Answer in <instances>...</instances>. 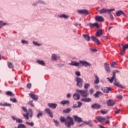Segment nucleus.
I'll use <instances>...</instances> for the list:
<instances>
[{
    "label": "nucleus",
    "instance_id": "obj_41",
    "mask_svg": "<svg viewBox=\"0 0 128 128\" xmlns=\"http://www.w3.org/2000/svg\"><path fill=\"white\" fill-rule=\"evenodd\" d=\"M34 101L33 100H30L28 102V104H29L30 106H34V104L32 103Z\"/></svg>",
    "mask_w": 128,
    "mask_h": 128
},
{
    "label": "nucleus",
    "instance_id": "obj_17",
    "mask_svg": "<svg viewBox=\"0 0 128 128\" xmlns=\"http://www.w3.org/2000/svg\"><path fill=\"white\" fill-rule=\"evenodd\" d=\"M73 118L74 122H82V120L80 117H78L76 116H74Z\"/></svg>",
    "mask_w": 128,
    "mask_h": 128
},
{
    "label": "nucleus",
    "instance_id": "obj_18",
    "mask_svg": "<svg viewBox=\"0 0 128 128\" xmlns=\"http://www.w3.org/2000/svg\"><path fill=\"white\" fill-rule=\"evenodd\" d=\"M28 95L30 96V98H31L34 100H38V95H36L32 93L29 94Z\"/></svg>",
    "mask_w": 128,
    "mask_h": 128
},
{
    "label": "nucleus",
    "instance_id": "obj_50",
    "mask_svg": "<svg viewBox=\"0 0 128 128\" xmlns=\"http://www.w3.org/2000/svg\"><path fill=\"white\" fill-rule=\"evenodd\" d=\"M33 44H34V46H40V44L36 42H33Z\"/></svg>",
    "mask_w": 128,
    "mask_h": 128
},
{
    "label": "nucleus",
    "instance_id": "obj_47",
    "mask_svg": "<svg viewBox=\"0 0 128 128\" xmlns=\"http://www.w3.org/2000/svg\"><path fill=\"white\" fill-rule=\"evenodd\" d=\"M77 104H78V105L77 106V108H80L82 106V103L80 102H78Z\"/></svg>",
    "mask_w": 128,
    "mask_h": 128
},
{
    "label": "nucleus",
    "instance_id": "obj_48",
    "mask_svg": "<svg viewBox=\"0 0 128 128\" xmlns=\"http://www.w3.org/2000/svg\"><path fill=\"white\" fill-rule=\"evenodd\" d=\"M21 42L24 44H28V42L26 40H22Z\"/></svg>",
    "mask_w": 128,
    "mask_h": 128
},
{
    "label": "nucleus",
    "instance_id": "obj_53",
    "mask_svg": "<svg viewBox=\"0 0 128 128\" xmlns=\"http://www.w3.org/2000/svg\"><path fill=\"white\" fill-rule=\"evenodd\" d=\"M16 122H18V124H22V119H17Z\"/></svg>",
    "mask_w": 128,
    "mask_h": 128
},
{
    "label": "nucleus",
    "instance_id": "obj_35",
    "mask_svg": "<svg viewBox=\"0 0 128 128\" xmlns=\"http://www.w3.org/2000/svg\"><path fill=\"white\" fill-rule=\"evenodd\" d=\"M8 66L9 68H14V64L11 62H8Z\"/></svg>",
    "mask_w": 128,
    "mask_h": 128
},
{
    "label": "nucleus",
    "instance_id": "obj_61",
    "mask_svg": "<svg viewBox=\"0 0 128 128\" xmlns=\"http://www.w3.org/2000/svg\"><path fill=\"white\" fill-rule=\"evenodd\" d=\"M32 114H33L32 112V113H29L28 116H30V118H32Z\"/></svg>",
    "mask_w": 128,
    "mask_h": 128
},
{
    "label": "nucleus",
    "instance_id": "obj_30",
    "mask_svg": "<svg viewBox=\"0 0 128 128\" xmlns=\"http://www.w3.org/2000/svg\"><path fill=\"white\" fill-rule=\"evenodd\" d=\"M81 100L82 102H92V99L90 98H82Z\"/></svg>",
    "mask_w": 128,
    "mask_h": 128
},
{
    "label": "nucleus",
    "instance_id": "obj_31",
    "mask_svg": "<svg viewBox=\"0 0 128 128\" xmlns=\"http://www.w3.org/2000/svg\"><path fill=\"white\" fill-rule=\"evenodd\" d=\"M6 96H14V94H12V92L10 91H8L6 92Z\"/></svg>",
    "mask_w": 128,
    "mask_h": 128
},
{
    "label": "nucleus",
    "instance_id": "obj_54",
    "mask_svg": "<svg viewBox=\"0 0 128 128\" xmlns=\"http://www.w3.org/2000/svg\"><path fill=\"white\" fill-rule=\"evenodd\" d=\"M76 74L77 76H80V72H78V71H76Z\"/></svg>",
    "mask_w": 128,
    "mask_h": 128
},
{
    "label": "nucleus",
    "instance_id": "obj_59",
    "mask_svg": "<svg viewBox=\"0 0 128 128\" xmlns=\"http://www.w3.org/2000/svg\"><path fill=\"white\" fill-rule=\"evenodd\" d=\"M90 50H92V52H98V50L96 49L90 48Z\"/></svg>",
    "mask_w": 128,
    "mask_h": 128
},
{
    "label": "nucleus",
    "instance_id": "obj_22",
    "mask_svg": "<svg viewBox=\"0 0 128 128\" xmlns=\"http://www.w3.org/2000/svg\"><path fill=\"white\" fill-rule=\"evenodd\" d=\"M89 26L91 28H94V26H96V28H100V26H98V22H95L94 24L90 23Z\"/></svg>",
    "mask_w": 128,
    "mask_h": 128
},
{
    "label": "nucleus",
    "instance_id": "obj_60",
    "mask_svg": "<svg viewBox=\"0 0 128 128\" xmlns=\"http://www.w3.org/2000/svg\"><path fill=\"white\" fill-rule=\"evenodd\" d=\"M118 98L119 100H122V96L121 95H118Z\"/></svg>",
    "mask_w": 128,
    "mask_h": 128
},
{
    "label": "nucleus",
    "instance_id": "obj_8",
    "mask_svg": "<svg viewBox=\"0 0 128 128\" xmlns=\"http://www.w3.org/2000/svg\"><path fill=\"white\" fill-rule=\"evenodd\" d=\"M122 46H123V50L120 51V54L124 56V52H126V50L128 48V44H125L124 46L122 44Z\"/></svg>",
    "mask_w": 128,
    "mask_h": 128
},
{
    "label": "nucleus",
    "instance_id": "obj_21",
    "mask_svg": "<svg viewBox=\"0 0 128 128\" xmlns=\"http://www.w3.org/2000/svg\"><path fill=\"white\" fill-rule=\"evenodd\" d=\"M96 119L98 120L99 122H104V120H106V118L101 116H96Z\"/></svg>",
    "mask_w": 128,
    "mask_h": 128
},
{
    "label": "nucleus",
    "instance_id": "obj_40",
    "mask_svg": "<svg viewBox=\"0 0 128 128\" xmlns=\"http://www.w3.org/2000/svg\"><path fill=\"white\" fill-rule=\"evenodd\" d=\"M26 124H28V126H34V122H26Z\"/></svg>",
    "mask_w": 128,
    "mask_h": 128
},
{
    "label": "nucleus",
    "instance_id": "obj_13",
    "mask_svg": "<svg viewBox=\"0 0 128 128\" xmlns=\"http://www.w3.org/2000/svg\"><path fill=\"white\" fill-rule=\"evenodd\" d=\"M116 16H126V14H124V12L122 10L117 11L116 12Z\"/></svg>",
    "mask_w": 128,
    "mask_h": 128
},
{
    "label": "nucleus",
    "instance_id": "obj_33",
    "mask_svg": "<svg viewBox=\"0 0 128 128\" xmlns=\"http://www.w3.org/2000/svg\"><path fill=\"white\" fill-rule=\"evenodd\" d=\"M0 106H12V104L8 103L2 104V103H0Z\"/></svg>",
    "mask_w": 128,
    "mask_h": 128
},
{
    "label": "nucleus",
    "instance_id": "obj_25",
    "mask_svg": "<svg viewBox=\"0 0 128 128\" xmlns=\"http://www.w3.org/2000/svg\"><path fill=\"white\" fill-rule=\"evenodd\" d=\"M94 76L96 78L94 82V84H100V78H98V75L94 74Z\"/></svg>",
    "mask_w": 128,
    "mask_h": 128
},
{
    "label": "nucleus",
    "instance_id": "obj_27",
    "mask_svg": "<svg viewBox=\"0 0 128 128\" xmlns=\"http://www.w3.org/2000/svg\"><path fill=\"white\" fill-rule=\"evenodd\" d=\"M100 94H102V92H100V91H96V94H94V98H98L100 96Z\"/></svg>",
    "mask_w": 128,
    "mask_h": 128
},
{
    "label": "nucleus",
    "instance_id": "obj_58",
    "mask_svg": "<svg viewBox=\"0 0 128 128\" xmlns=\"http://www.w3.org/2000/svg\"><path fill=\"white\" fill-rule=\"evenodd\" d=\"M22 110L24 112H28V109H26V108L24 106H22Z\"/></svg>",
    "mask_w": 128,
    "mask_h": 128
},
{
    "label": "nucleus",
    "instance_id": "obj_5",
    "mask_svg": "<svg viewBox=\"0 0 128 128\" xmlns=\"http://www.w3.org/2000/svg\"><path fill=\"white\" fill-rule=\"evenodd\" d=\"M116 72L119 74L120 70H114L112 72V76L111 78H107V80H109V82H110V84H112V82H114V78H116Z\"/></svg>",
    "mask_w": 128,
    "mask_h": 128
},
{
    "label": "nucleus",
    "instance_id": "obj_38",
    "mask_svg": "<svg viewBox=\"0 0 128 128\" xmlns=\"http://www.w3.org/2000/svg\"><path fill=\"white\" fill-rule=\"evenodd\" d=\"M59 18H68V16H66L64 14L58 16Z\"/></svg>",
    "mask_w": 128,
    "mask_h": 128
},
{
    "label": "nucleus",
    "instance_id": "obj_16",
    "mask_svg": "<svg viewBox=\"0 0 128 128\" xmlns=\"http://www.w3.org/2000/svg\"><path fill=\"white\" fill-rule=\"evenodd\" d=\"M48 106H49V108H52L53 110H54L56 108V106H58V104L54 103H48Z\"/></svg>",
    "mask_w": 128,
    "mask_h": 128
},
{
    "label": "nucleus",
    "instance_id": "obj_57",
    "mask_svg": "<svg viewBox=\"0 0 128 128\" xmlns=\"http://www.w3.org/2000/svg\"><path fill=\"white\" fill-rule=\"evenodd\" d=\"M26 86H27L28 88H32V84H30V83L28 84L27 85H26Z\"/></svg>",
    "mask_w": 128,
    "mask_h": 128
},
{
    "label": "nucleus",
    "instance_id": "obj_29",
    "mask_svg": "<svg viewBox=\"0 0 128 128\" xmlns=\"http://www.w3.org/2000/svg\"><path fill=\"white\" fill-rule=\"evenodd\" d=\"M36 62L39 64H40V66H46V63H44L43 60H37Z\"/></svg>",
    "mask_w": 128,
    "mask_h": 128
},
{
    "label": "nucleus",
    "instance_id": "obj_44",
    "mask_svg": "<svg viewBox=\"0 0 128 128\" xmlns=\"http://www.w3.org/2000/svg\"><path fill=\"white\" fill-rule=\"evenodd\" d=\"M43 113L42 112H40L38 114H37V118H40V116H42Z\"/></svg>",
    "mask_w": 128,
    "mask_h": 128
},
{
    "label": "nucleus",
    "instance_id": "obj_6",
    "mask_svg": "<svg viewBox=\"0 0 128 128\" xmlns=\"http://www.w3.org/2000/svg\"><path fill=\"white\" fill-rule=\"evenodd\" d=\"M113 10H114V8L106 9V8H103L102 10H100L98 12L99 14H106V12H112Z\"/></svg>",
    "mask_w": 128,
    "mask_h": 128
},
{
    "label": "nucleus",
    "instance_id": "obj_24",
    "mask_svg": "<svg viewBox=\"0 0 128 128\" xmlns=\"http://www.w3.org/2000/svg\"><path fill=\"white\" fill-rule=\"evenodd\" d=\"M83 122L84 124H88V126H89L90 128H92L93 126L92 124V121L91 120H89L88 122L84 121Z\"/></svg>",
    "mask_w": 128,
    "mask_h": 128
},
{
    "label": "nucleus",
    "instance_id": "obj_19",
    "mask_svg": "<svg viewBox=\"0 0 128 128\" xmlns=\"http://www.w3.org/2000/svg\"><path fill=\"white\" fill-rule=\"evenodd\" d=\"M95 20L96 22H104V18L102 16H96Z\"/></svg>",
    "mask_w": 128,
    "mask_h": 128
},
{
    "label": "nucleus",
    "instance_id": "obj_15",
    "mask_svg": "<svg viewBox=\"0 0 128 128\" xmlns=\"http://www.w3.org/2000/svg\"><path fill=\"white\" fill-rule=\"evenodd\" d=\"M91 40H93L94 42L97 44H100V40H98V38H96V37H95L94 36H92Z\"/></svg>",
    "mask_w": 128,
    "mask_h": 128
},
{
    "label": "nucleus",
    "instance_id": "obj_52",
    "mask_svg": "<svg viewBox=\"0 0 128 128\" xmlns=\"http://www.w3.org/2000/svg\"><path fill=\"white\" fill-rule=\"evenodd\" d=\"M115 112H116V114H120V112H122V110H120V109H118V110H116V111H115Z\"/></svg>",
    "mask_w": 128,
    "mask_h": 128
},
{
    "label": "nucleus",
    "instance_id": "obj_36",
    "mask_svg": "<svg viewBox=\"0 0 128 128\" xmlns=\"http://www.w3.org/2000/svg\"><path fill=\"white\" fill-rule=\"evenodd\" d=\"M70 110H72L70 108H67L63 110V112H64V114H68V112H70Z\"/></svg>",
    "mask_w": 128,
    "mask_h": 128
},
{
    "label": "nucleus",
    "instance_id": "obj_64",
    "mask_svg": "<svg viewBox=\"0 0 128 128\" xmlns=\"http://www.w3.org/2000/svg\"><path fill=\"white\" fill-rule=\"evenodd\" d=\"M38 2H40V4H44V2L42 1V0H38Z\"/></svg>",
    "mask_w": 128,
    "mask_h": 128
},
{
    "label": "nucleus",
    "instance_id": "obj_7",
    "mask_svg": "<svg viewBox=\"0 0 128 128\" xmlns=\"http://www.w3.org/2000/svg\"><path fill=\"white\" fill-rule=\"evenodd\" d=\"M102 90L105 94H108L112 92V88L110 87H103L102 88Z\"/></svg>",
    "mask_w": 128,
    "mask_h": 128
},
{
    "label": "nucleus",
    "instance_id": "obj_1",
    "mask_svg": "<svg viewBox=\"0 0 128 128\" xmlns=\"http://www.w3.org/2000/svg\"><path fill=\"white\" fill-rule=\"evenodd\" d=\"M60 122H64L66 126L68 128H70V126H74V118L70 116H68L66 118L64 116L60 118Z\"/></svg>",
    "mask_w": 128,
    "mask_h": 128
},
{
    "label": "nucleus",
    "instance_id": "obj_46",
    "mask_svg": "<svg viewBox=\"0 0 128 128\" xmlns=\"http://www.w3.org/2000/svg\"><path fill=\"white\" fill-rule=\"evenodd\" d=\"M2 21H0V28H2V26H6V23H2Z\"/></svg>",
    "mask_w": 128,
    "mask_h": 128
},
{
    "label": "nucleus",
    "instance_id": "obj_42",
    "mask_svg": "<svg viewBox=\"0 0 128 128\" xmlns=\"http://www.w3.org/2000/svg\"><path fill=\"white\" fill-rule=\"evenodd\" d=\"M18 128H26V126L24 124H19L18 126Z\"/></svg>",
    "mask_w": 128,
    "mask_h": 128
},
{
    "label": "nucleus",
    "instance_id": "obj_4",
    "mask_svg": "<svg viewBox=\"0 0 128 128\" xmlns=\"http://www.w3.org/2000/svg\"><path fill=\"white\" fill-rule=\"evenodd\" d=\"M76 92L80 94L81 96H83V98H86L88 94L87 90H76Z\"/></svg>",
    "mask_w": 128,
    "mask_h": 128
},
{
    "label": "nucleus",
    "instance_id": "obj_45",
    "mask_svg": "<svg viewBox=\"0 0 128 128\" xmlns=\"http://www.w3.org/2000/svg\"><path fill=\"white\" fill-rule=\"evenodd\" d=\"M10 101L12 102H18V100H16V99L15 98H10Z\"/></svg>",
    "mask_w": 128,
    "mask_h": 128
},
{
    "label": "nucleus",
    "instance_id": "obj_43",
    "mask_svg": "<svg viewBox=\"0 0 128 128\" xmlns=\"http://www.w3.org/2000/svg\"><path fill=\"white\" fill-rule=\"evenodd\" d=\"M29 114H30V113H28V112H27L26 114H24V118H26V120H30V118H28V116H29Z\"/></svg>",
    "mask_w": 128,
    "mask_h": 128
},
{
    "label": "nucleus",
    "instance_id": "obj_62",
    "mask_svg": "<svg viewBox=\"0 0 128 128\" xmlns=\"http://www.w3.org/2000/svg\"><path fill=\"white\" fill-rule=\"evenodd\" d=\"M66 97L68 98H70L72 97V94H67Z\"/></svg>",
    "mask_w": 128,
    "mask_h": 128
},
{
    "label": "nucleus",
    "instance_id": "obj_34",
    "mask_svg": "<svg viewBox=\"0 0 128 128\" xmlns=\"http://www.w3.org/2000/svg\"><path fill=\"white\" fill-rule=\"evenodd\" d=\"M53 122L54 124L56 126H60V122L58 121L57 120L54 119Z\"/></svg>",
    "mask_w": 128,
    "mask_h": 128
},
{
    "label": "nucleus",
    "instance_id": "obj_3",
    "mask_svg": "<svg viewBox=\"0 0 128 128\" xmlns=\"http://www.w3.org/2000/svg\"><path fill=\"white\" fill-rule=\"evenodd\" d=\"M76 86H78L79 88H82L84 86V80L82 78H79V77H76Z\"/></svg>",
    "mask_w": 128,
    "mask_h": 128
},
{
    "label": "nucleus",
    "instance_id": "obj_23",
    "mask_svg": "<svg viewBox=\"0 0 128 128\" xmlns=\"http://www.w3.org/2000/svg\"><path fill=\"white\" fill-rule=\"evenodd\" d=\"M102 29H100L98 30H97L96 33V36L98 38H100L102 36Z\"/></svg>",
    "mask_w": 128,
    "mask_h": 128
},
{
    "label": "nucleus",
    "instance_id": "obj_49",
    "mask_svg": "<svg viewBox=\"0 0 128 128\" xmlns=\"http://www.w3.org/2000/svg\"><path fill=\"white\" fill-rule=\"evenodd\" d=\"M100 112L102 114H106V113L108 112V110H101Z\"/></svg>",
    "mask_w": 128,
    "mask_h": 128
},
{
    "label": "nucleus",
    "instance_id": "obj_20",
    "mask_svg": "<svg viewBox=\"0 0 128 128\" xmlns=\"http://www.w3.org/2000/svg\"><path fill=\"white\" fill-rule=\"evenodd\" d=\"M73 98L74 100H78L80 98V95L78 93H75L73 95Z\"/></svg>",
    "mask_w": 128,
    "mask_h": 128
},
{
    "label": "nucleus",
    "instance_id": "obj_9",
    "mask_svg": "<svg viewBox=\"0 0 128 128\" xmlns=\"http://www.w3.org/2000/svg\"><path fill=\"white\" fill-rule=\"evenodd\" d=\"M116 100L110 99L107 102L106 104L108 106H112L116 104Z\"/></svg>",
    "mask_w": 128,
    "mask_h": 128
},
{
    "label": "nucleus",
    "instance_id": "obj_12",
    "mask_svg": "<svg viewBox=\"0 0 128 128\" xmlns=\"http://www.w3.org/2000/svg\"><path fill=\"white\" fill-rule=\"evenodd\" d=\"M78 12L80 14H85L86 16H88L89 14L88 10L86 9L78 10Z\"/></svg>",
    "mask_w": 128,
    "mask_h": 128
},
{
    "label": "nucleus",
    "instance_id": "obj_14",
    "mask_svg": "<svg viewBox=\"0 0 128 128\" xmlns=\"http://www.w3.org/2000/svg\"><path fill=\"white\" fill-rule=\"evenodd\" d=\"M114 86H117L118 88H124V86L122 85V84H120L118 81H116V78H114Z\"/></svg>",
    "mask_w": 128,
    "mask_h": 128
},
{
    "label": "nucleus",
    "instance_id": "obj_32",
    "mask_svg": "<svg viewBox=\"0 0 128 128\" xmlns=\"http://www.w3.org/2000/svg\"><path fill=\"white\" fill-rule=\"evenodd\" d=\"M61 104H70V101L68 100H62L60 102Z\"/></svg>",
    "mask_w": 128,
    "mask_h": 128
},
{
    "label": "nucleus",
    "instance_id": "obj_39",
    "mask_svg": "<svg viewBox=\"0 0 128 128\" xmlns=\"http://www.w3.org/2000/svg\"><path fill=\"white\" fill-rule=\"evenodd\" d=\"M52 60H56V54H52Z\"/></svg>",
    "mask_w": 128,
    "mask_h": 128
},
{
    "label": "nucleus",
    "instance_id": "obj_10",
    "mask_svg": "<svg viewBox=\"0 0 128 128\" xmlns=\"http://www.w3.org/2000/svg\"><path fill=\"white\" fill-rule=\"evenodd\" d=\"M44 112H46V114H48V116L50 118H54V115L52 114V110H50V108H46L44 110Z\"/></svg>",
    "mask_w": 128,
    "mask_h": 128
},
{
    "label": "nucleus",
    "instance_id": "obj_28",
    "mask_svg": "<svg viewBox=\"0 0 128 128\" xmlns=\"http://www.w3.org/2000/svg\"><path fill=\"white\" fill-rule=\"evenodd\" d=\"M83 36L87 42H90V36L84 34Z\"/></svg>",
    "mask_w": 128,
    "mask_h": 128
},
{
    "label": "nucleus",
    "instance_id": "obj_55",
    "mask_svg": "<svg viewBox=\"0 0 128 128\" xmlns=\"http://www.w3.org/2000/svg\"><path fill=\"white\" fill-rule=\"evenodd\" d=\"M106 124H110V118L108 116H107V120H106Z\"/></svg>",
    "mask_w": 128,
    "mask_h": 128
},
{
    "label": "nucleus",
    "instance_id": "obj_56",
    "mask_svg": "<svg viewBox=\"0 0 128 128\" xmlns=\"http://www.w3.org/2000/svg\"><path fill=\"white\" fill-rule=\"evenodd\" d=\"M109 14L110 16V20H114V16H112V13H110V12H109Z\"/></svg>",
    "mask_w": 128,
    "mask_h": 128
},
{
    "label": "nucleus",
    "instance_id": "obj_2",
    "mask_svg": "<svg viewBox=\"0 0 128 128\" xmlns=\"http://www.w3.org/2000/svg\"><path fill=\"white\" fill-rule=\"evenodd\" d=\"M80 64H82L83 66H85L86 68L87 66H92V64L86 60H79V62L72 61L70 63H69L70 66H80Z\"/></svg>",
    "mask_w": 128,
    "mask_h": 128
},
{
    "label": "nucleus",
    "instance_id": "obj_11",
    "mask_svg": "<svg viewBox=\"0 0 128 128\" xmlns=\"http://www.w3.org/2000/svg\"><path fill=\"white\" fill-rule=\"evenodd\" d=\"M91 108L94 110H100V108H102V105L95 103L91 106Z\"/></svg>",
    "mask_w": 128,
    "mask_h": 128
},
{
    "label": "nucleus",
    "instance_id": "obj_63",
    "mask_svg": "<svg viewBox=\"0 0 128 128\" xmlns=\"http://www.w3.org/2000/svg\"><path fill=\"white\" fill-rule=\"evenodd\" d=\"M90 92L91 94H94V89H91L90 90Z\"/></svg>",
    "mask_w": 128,
    "mask_h": 128
},
{
    "label": "nucleus",
    "instance_id": "obj_37",
    "mask_svg": "<svg viewBox=\"0 0 128 128\" xmlns=\"http://www.w3.org/2000/svg\"><path fill=\"white\" fill-rule=\"evenodd\" d=\"M90 86V84L86 83L84 84V88L85 90H88Z\"/></svg>",
    "mask_w": 128,
    "mask_h": 128
},
{
    "label": "nucleus",
    "instance_id": "obj_26",
    "mask_svg": "<svg viewBox=\"0 0 128 128\" xmlns=\"http://www.w3.org/2000/svg\"><path fill=\"white\" fill-rule=\"evenodd\" d=\"M104 66L106 70L108 72H110V66L106 63H104Z\"/></svg>",
    "mask_w": 128,
    "mask_h": 128
},
{
    "label": "nucleus",
    "instance_id": "obj_51",
    "mask_svg": "<svg viewBox=\"0 0 128 128\" xmlns=\"http://www.w3.org/2000/svg\"><path fill=\"white\" fill-rule=\"evenodd\" d=\"M116 62H112L111 64V66L112 68H116Z\"/></svg>",
    "mask_w": 128,
    "mask_h": 128
}]
</instances>
